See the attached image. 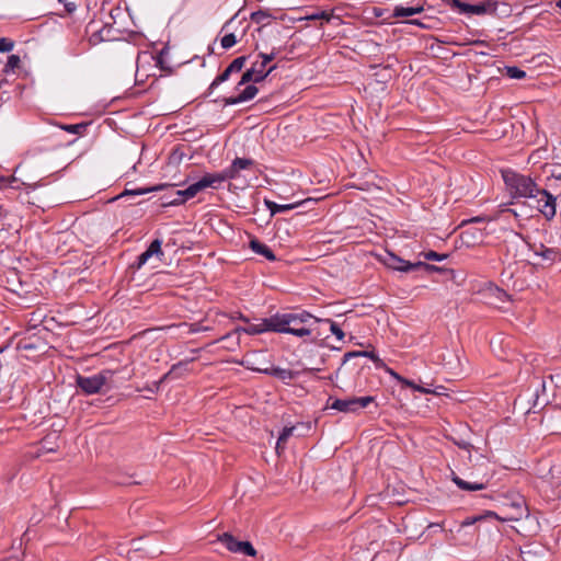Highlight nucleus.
<instances>
[{
	"label": "nucleus",
	"mask_w": 561,
	"mask_h": 561,
	"mask_svg": "<svg viewBox=\"0 0 561 561\" xmlns=\"http://www.w3.org/2000/svg\"><path fill=\"white\" fill-rule=\"evenodd\" d=\"M496 501L499 503L497 512L488 511L485 515L467 518L458 526L457 531L460 533L467 527H471L476 522L484 517H494L500 522H517L529 514L524 496L517 492L499 494Z\"/></svg>",
	"instance_id": "nucleus-1"
},
{
	"label": "nucleus",
	"mask_w": 561,
	"mask_h": 561,
	"mask_svg": "<svg viewBox=\"0 0 561 561\" xmlns=\"http://www.w3.org/2000/svg\"><path fill=\"white\" fill-rule=\"evenodd\" d=\"M321 319L312 316L306 310L299 313H276L270 317L272 332L289 333L297 337H308L311 335L313 323Z\"/></svg>",
	"instance_id": "nucleus-2"
},
{
	"label": "nucleus",
	"mask_w": 561,
	"mask_h": 561,
	"mask_svg": "<svg viewBox=\"0 0 561 561\" xmlns=\"http://www.w3.org/2000/svg\"><path fill=\"white\" fill-rule=\"evenodd\" d=\"M503 181L514 198H536L539 187L528 175L517 173L513 170H502Z\"/></svg>",
	"instance_id": "nucleus-3"
},
{
	"label": "nucleus",
	"mask_w": 561,
	"mask_h": 561,
	"mask_svg": "<svg viewBox=\"0 0 561 561\" xmlns=\"http://www.w3.org/2000/svg\"><path fill=\"white\" fill-rule=\"evenodd\" d=\"M383 263L386 264L387 267L389 268H392V270H396V271H399V272H404V273H408V272H412V271H417V270H425L427 272H439L442 271V268L435 266V265H431V264H427V263H424V262H415V263H411L409 261H405L399 256H397L396 254L393 253H390L388 252L386 257L383 259Z\"/></svg>",
	"instance_id": "nucleus-4"
},
{
	"label": "nucleus",
	"mask_w": 561,
	"mask_h": 561,
	"mask_svg": "<svg viewBox=\"0 0 561 561\" xmlns=\"http://www.w3.org/2000/svg\"><path fill=\"white\" fill-rule=\"evenodd\" d=\"M114 375L113 370L104 369L96 375L84 377H77V386L81 389L85 394H94L101 391L103 386L107 382L110 378Z\"/></svg>",
	"instance_id": "nucleus-5"
},
{
	"label": "nucleus",
	"mask_w": 561,
	"mask_h": 561,
	"mask_svg": "<svg viewBox=\"0 0 561 561\" xmlns=\"http://www.w3.org/2000/svg\"><path fill=\"white\" fill-rule=\"evenodd\" d=\"M374 397L367 396L362 398H348V399H333L329 398L327 408H331L344 413H354L360 409L366 408L374 401Z\"/></svg>",
	"instance_id": "nucleus-6"
},
{
	"label": "nucleus",
	"mask_w": 561,
	"mask_h": 561,
	"mask_svg": "<svg viewBox=\"0 0 561 561\" xmlns=\"http://www.w3.org/2000/svg\"><path fill=\"white\" fill-rule=\"evenodd\" d=\"M217 541L224 543L230 552L242 553L249 557L256 556V550L250 541H240L236 539L230 533L218 535Z\"/></svg>",
	"instance_id": "nucleus-7"
},
{
	"label": "nucleus",
	"mask_w": 561,
	"mask_h": 561,
	"mask_svg": "<svg viewBox=\"0 0 561 561\" xmlns=\"http://www.w3.org/2000/svg\"><path fill=\"white\" fill-rule=\"evenodd\" d=\"M457 4V9L461 13L467 14H476V15H483V14H493L496 12L497 9V2L488 0L484 2H480L477 4H469L466 2H455Z\"/></svg>",
	"instance_id": "nucleus-8"
},
{
	"label": "nucleus",
	"mask_w": 561,
	"mask_h": 561,
	"mask_svg": "<svg viewBox=\"0 0 561 561\" xmlns=\"http://www.w3.org/2000/svg\"><path fill=\"white\" fill-rule=\"evenodd\" d=\"M537 198V208L542 214V216L551 220L556 216V197L549 193L547 190H540L538 192Z\"/></svg>",
	"instance_id": "nucleus-9"
},
{
	"label": "nucleus",
	"mask_w": 561,
	"mask_h": 561,
	"mask_svg": "<svg viewBox=\"0 0 561 561\" xmlns=\"http://www.w3.org/2000/svg\"><path fill=\"white\" fill-rule=\"evenodd\" d=\"M226 180H228V178H226L225 171L220 173H207L197 182L193 183V185L196 192L199 193L207 187L218 188Z\"/></svg>",
	"instance_id": "nucleus-10"
},
{
	"label": "nucleus",
	"mask_w": 561,
	"mask_h": 561,
	"mask_svg": "<svg viewBox=\"0 0 561 561\" xmlns=\"http://www.w3.org/2000/svg\"><path fill=\"white\" fill-rule=\"evenodd\" d=\"M259 57L262 59L261 61H254L252 67L257 75L256 80H265L273 70L276 69V65L271 66L267 70H265L268 62L276 58V53L272 51L271 54L260 53Z\"/></svg>",
	"instance_id": "nucleus-11"
},
{
	"label": "nucleus",
	"mask_w": 561,
	"mask_h": 561,
	"mask_svg": "<svg viewBox=\"0 0 561 561\" xmlns=\"http://www.w3.org/2000/svg\"><path fill=\"white\" fill-rule=\"evenodd\" d=\"M247 61L245 56L237 57L231 61V64L220 73L216 79L211 82L209 90L215 89L220 83L227 81L231 73L239 72L243 68L244 64Z\"/></svg>",
	"instance_id": "nucleus-12"
},
{
	"label": "nucleus",
	"mask_w": 561,
	"mask_h": 561,
	"mask_svg": "<svg viewBox=\"0 0 561 561\" xmlns=\"http://www.w3.org/2000/svg\"><path fill=\"white\" fill-rule=\"evenodd\" d=\"M272 332V328L270 325V318L263 319L260 324H250L248 327H238L231 333H228L221 337V340H227L234 334H239L240 332H244L250 335L261 334L264 332Z\"/></svg>",
	"instance_id": "nucleus-13"
},
{
	"label": "nucleus",
	"mask_w": 561,
	"mask_h": 561,
	"mask_svg": "<svg viewBox=\"0 0 561 561\" xmlns=\"http://www.w3.org/2000/svg\"><path fill=\"white\" fill-rule=\"evenodd\" d=\"M254 161L247 158H236L229 168L225 169L226 178L232 180L239 176L241 170H245L253 165Z\"/></svg>",
	"instance_id": "nucleus-14"
},
{
	"label": "nucleus",
	"mask_w": 561,
	"mask_h": 561,
	"mask_svg": "<svg viewBox=\"0 0 561 561\" xmlns=\"http://www.w3.org/2000/svg\"><path fill=\"white\" fill-rule=\"evenodd\" d=\"M259 92V89L254 84L247 85L244 90L237 96L226 98L224 100L225 105H234L238 103L247 102L252 100Z\"/></svg>",
	"instance_id": "nucleus-15"
},
{
	"label": "nucleus",
	"mask_w": 561,
	"mask_h": 561,
	"mask_svg": "<svg viewBox=\"0 0 561 561\" xmlns=\"http://www.w3.org/2000/svg\"><path fill=\"white\" fill-rule=\"evenodd\" d=\"M196 194H197V192H196L194 185L191 184L185 190L175 191L173 194L174 195L173 198L168 201L163 205H181V204L185 203L186 201L196 196Z\"/></svg>",
	"instance_id": "nucleus-16"
},
{
	"label": "nucleus",
	"mask_w": 561,
	"mask_h": 561,
	"mask_svg": "<svg viewBox=\"0 0 561 561\" xmlns=\"http://www.w3.org/2000/svg\"><path fill=\"white\" fill-rule=\"evenodd\" d=\"M354 357H368L370 358L377 368L386 367V364L377 354L370 351H353L344 355V363Z\"/></svg>",
	"instance_id": "nucleus-17"
},
{
	"label": "nucleus",
	"mask_w": 561,
	"mask_h": 561,
	"mask_svg": "<svg viewBox=\"0 0 561 561\" xmlns=\"http://www.w3.org/2000/svg\"><path fill=\"white\" fill-rule=\"evenodd\" d=\"M114 28L110 23H105L104 26L98 31H94L91 35V42L96 43L98 41H113L116 38Z\"/></svg>",
	"instance_id": "nucleus-18"
},
{
	"label": "nucleus",
	"mask_w": 561,
	"mask_h": 561,
	"mask_svg": "<svg viewBox=\"0 0 561 561\" xmlns=\"http://www.w3.org/2000/svg\"><path fill=\"white\" fill-rule=\"evenodd\" d=\"M536 255L541 256L545 261L552 264L556 261H561V249L547 248L543 244L540 245V251H536Z\"/></svg>",
	"instance_id": "nucleus-19"
},
{
	"label": "nucleus",
	"mask_w": 561,
	"mask_h": 561,
	"mask_svg": "<svg viewBox=\"0 0 561 561\" xmlns=\"http://www.w3.org/2000/svg\"><path fill=\"white\" fill-rule=\"evenodd\" d=\"M250 248L256 254L263 255L268 261H275L276 256L273 251L264 243L260 242L257 239H252L250 241Z\"/></svg>",
	"instance_id": "nucleus-20"
},
{
	"label": "nucleus",
	"mask_w": 561,
	"mask_h": 561,
	"mask_svg": "<svg viewBox=\"0 0 561 561\" xmlns=\"http://www.w3.org/2000/svg\"><path fill=\"white\" fill-rule=\"evenodd\" d=\"M453 481L459 489L465 491H479L485 489V484L483 482H468L459 478L455 473H453Z\"/></svg>",
	"instance_id": "nucleus-21"
},
{
	"label": "nucleus",
	"mask_w": 561,
	"mask_h": 561,
	"mask_svg": "<svg viewBox=\"0 0 561 561\" xmlns=\"http://www.w3.org/2000/svg\"><path fill=\"white\" fill-rule=\"evenodd\" d=\"M297 430H298V426H289V427L286 426L283 428L282 433L278 436L277 443H276V453L278 455L284 451V449L286 447L287 439L290 436L295 435Z\"/></svg>",
	"instance_id": "nucleus-22"
},
{
	"label": "nucleus",
	"mask_w": 561,
	"mask_h": 561,
	"mask_svg": "<svg viewBox=\"0 0 561 561\" xmlns=\"http://www.w3.org/2000/svg\"><path fill=\"white\" fill-rule=\"evenodd\" d=\"M424 8L422 5L416 7H403V5H396L393 9V16L394 18H404V16H412L414 14H419L423 12Z\"/></svg>",
	"instance_id": "nucleus-23"
},
{
	"label": "nucleus",
	"mask_w": 561,
	"mask_h": 561,
	"mask_svg": "<svg viewBox=\"0 0 561 561\" xmlns=\"http://www.w3.org/2000/svg\"><path fill=\"white\" fill-rule=\"evenodd\" d=\"M257 370L262 371L264 374L277 377L280 380L293 379V377H294V374L290 369H285V368H279V367H272V368L257 369Z\"/></svg>",
	"instance_id": "nucleus-24"
},
{
	"label": "nucleus",
	"mask_w": 561,
	"mask_h": 561,
	"mask_svg": "<svg viewBox=\"0 0 561 561\" xmlns=\"http://www.w3.org/2000/svg\"><path fill=\"white\" fill-rule=\"evenodd\" d=\"M299 205H300V203L280 205V204H277L275 202L265 199V206L271 211L272 216H274L277 213H283V211L291 210V209L296 208Z\"/></svg>",
	"instance_id": "nucleus-25"
},
{
	"label": "nucleus",
	"mask_w": 561,
	"mask_h": 561,
	"mask_svg": "<svg viewBox=\"0 0 561 561\" xmlns=\"http://www.w3.org/2000/svg\"><path fill=\"white\" fill-rule=\"evenodd\" d=\"M250 19H251L252 22H254L256 24H261L262 26H266V25L270 24V22L273 19V16H272V14L268 11L257 10V11L251 13Z\"/></svg>",
	"instance_id": "nucleus-26"
},
{
	"label": "nucleus",
	"mask_w": 561,
	"mask_h": 561,
	"mask_svg": "<svg viewBox=\"0 0 561 561\" xmlns=\"http://www.w3.org/2000/svg\"><path fill=\"white\" fill-rule=\"evenodd\" d=\"M256 79H257V75L254 71L253 67L251 66V68L247 69L242 73L241 80L239 81V83L237 85V89H239L241 85H244V84L250 83V82H253V83L262 82L261 80H256Z\"/></svg>",
	"instance_id": "nucleus-27"
},
{
	"label": "nucleus",
	"mask_w": 561,
	"mask_h": 561,
	"mask_svg": "<svg viewBox=\"0 0 561 561\" xmlns=\"http://www.w3.org/2000/svg\"><path fill=\"white\" fill-rule=\"evenodd\" d=\"M169 186H170L169 184H159V185H156V186L146 187V188H139V190H135V191H127L126 190L124 193L121 194V196H125V195H129V194L142 195V194L150 193V192L161 191V190H164L165 187H169Z\"/></svg>",
	"instance_id": "nucleus-28"
},
{
	"label": "nucleus",
	"mask_w": 561,
	"mask_h": 561,
	"mask_svg": "<svg viewBox=\"0 0 561 561\" xmlns=\"http://www.w3.org/2000/svg\"><path fill=\"white\" fill-rule=\"evenodd\" d=\"M88 123H79V124H72V125H61V129L70 133V134H78V135H82L87 127H88Z\"/></svg>",
	"instance_id": "nucleus-29"
},
{
	"label": "nucleus",
	"mask_w": 561,
	"mask_h": 561,
	"mask_svg": "<svg viewBox=\"0 0 561 561\" xmlns=\"http://www.w3.org/2000/svg\"><path fill=\"white\" fill-rule=\"evenodd\" d=\"M20 64H21L20 57L18 55H11L8 57V61L4 66V71L5 72L14 71L16 68L20 67Z\"/></svg>",
	"instance_id": "nucleus-30"
},
{
	"label": "nucleus",
	"mask_w": 561,
	"mask_h": 561,
	"mask_svg": "<svg viewBox=\"0 0 561 561\" xmlns=\"http://www.w3.org/2000/svg\"><path fill=\"white\" fill-rule=\"evenodd\" d=\"M323 321L330 324V331L333 335L336 336L337 340L342 341L344 339L345 334L337 323L331 319H325Z\"/></svg>",
	"instance_id": "nucleus-31"
},
{
	"label": "nucleus",
	"mask_w": 561,
	"mask_h": 561,
	"mask_svg": "<svg viewBox=\"0 0 561 561\" xmlns=\"http://www.w3.org/2000/svg\"><path fill=\"white\" fill-rule=\"evenodd\" d=\"M506 75L511 78V79H524L526 77V72L522 69H519L518 67H507L506 68Z\"/></svg>",
	"instance_id": "nucleus-32"
},
{
	"label": "nucleus",
	"mask_w": 561,
	"mask_h": 561,
	"mask_svg": "<svg viewBox=\"0 0 561 561\" xmlns=\"http://www.w3.org/2000/svg\"><path fill=\"white\" fill-rule=\"evenodd\" d=\"M237 43V37L233 33H228L226 34L221 41H220V44H221V47L224 49H229L231 48L234 44Z\"/></svg>",
	"instance_id": "nucleus-33"
},
{
	"label": "nucleus",
	"mask_w": 561,
	"mask_h": 561,
	"mask_svg": "<svg viewBox=\"0 0 561 561\" xmlns=\"http://www.w3.org/2000/svg\"><path fill=\"white\" fill-rule=\"evenodd\" d=\"M161 244L162 241L160 239H154L147 248V251L152 255H162Z\"/></svg>",
	"instance_id": "nucleus-34"
},
{
	"label": "nucleus",
	"mask_w": 561,
	"mask_h": 561,
	"mask_svg": "<svg viewBox=\"0 0 561 561\" xmlns=\"http://www.w3.org/2000/svg\"><path fill=\"white\" fill-rule=\"evenodd\" d=\"M156 65L164 72L167 73H171L172 72V68L169 67L165 61H164V57H163V51H161L157 58H156Z\"/></svg>",
	"instance_id": "nucleus-35"
},
{
	"label": "nucleus",
	"mask_w": 561,
	"mask_h": 561,
	"mask_svg": "<svg viewBox=\"0 0 561 561\" xmlns=\"http://www.w3.org/2000/svg\"><path fill=\"white\" fill-rule=\"evenodd\" d=\"M331 16L332 15L330 13H328L327 11H320V12L307 15L305 19L306 20H324V21L329 22L331 20Z\"/></svg>",
	"instance_id": "nucleus-36"
},
{
	"label": "nucleus",
	"mask_w": 561,
	"mask_h": 561,
	"mask_svg": "<svg viewBox=\"0 0 561 561\" xmlns=\"http://www.w3.org/2000/svg\"><path fill=\"white\" fill-rule=\"evenodd\" d=\"M13 46H14L13 41H11L7 37L0 38V53L11 51L13 49Z\"/></svg>",
	"instance_id": "nucleus-37"
},
{
	"label": "nucleus",
	"mask_w": 561,
	"mask_h": 561,
	"mask_svg": "<svg viewBox=\"0 0 561 561\" xmlns=\"http://www.w3.org/2000/svg\"><path fill=\"white\" fill-rule=\"evenodd\" d=\"M424 257L430 261H442L447 257L446 254H439L435 251H427L423 253Z\"/></svg>",
	"instance_id": "nucleus-38"
},
{
	"label": "nucleus",
	"mask_w": 561,
	"mask_h": 561,
	"mask_svg": "<svg viewBox=\"0 0 561 561\" xmlns=\"http://www.w3.org/2000/svg\"><path fill=\"white\" fill-rule=\"evenodd\" d=\"M58 2L64 4L67 13H72L77 9L75 0H58Z\"/></svg>",
	"instance_id": "nucleus-39"
},
{
	"label": "nucleus",
	"mask_w": 561,
	"mask_h": 561,
	"mask_svg": "<svg viewBox=\"0 0 561 561\" xmlns=\"http://www.w3.org/2000/svg\"><path fill=\"white\" fill-rule=\"evenodd\" d=\"M152 256L147 250L142 252L137 259V267L140 268Z\"/></svg>",
	"instance_id": "nucleus-40"
},
{
	"label": "nucleus",
	"mask_w": 561,
	"mask_h": 561,
	"mask_svg": "<svg viewBox=\"0 0 561 561\" xmlns=\"http://www.w3.org/2000/svg\"><path fill=\"white\" fill-rule=\"evenodd\" d=\"M455 444H456L459 448L467 450L469 454H470V451H471V448L473 447L470 443L465 442V440L455 442Z\"/></svg>",
	"instance_id": "nucleus-41"
},
{
	"label": "nucleus",
	"mask_w": 561,
	"mask_h": 561,
	"mask_svg": "<svg viewBox=\"0 0 561 561\" xmlns=\"http://www.w3.org/2000/svg\"><path fill=\"white\" fill-rule=\"evenodd\" d=\"M386 369L387 373H389L394 379H397L398 381L400 380H403V377H401L398 373H396L394 370H392L391 368H388L387 366L383 367Z\"/></svg>",
	"instance_id": "nucleus-42"
},
{
	"label": "nucleus",
	"mask_w": 561,
	"mask_h": 561,
	"mask_svg": "<svg viewBox=\"0 0 561 561\" xmlns=\"http://www.w3.org/2000/svg\"><path fill=\"white\" fill-rule=\"evenodd\" d=\"M231 318L232 319H239V320H242L244 322H249V319L245 318L241 312H234Z\"/></svg>",
	"instance_id": "nucleus-43"
},
{
	"label": "nucleus",
	"mask_w": 561,
	"mask_h": 561,
	"mask_svg": "<svg viewBox=\"0 0 561 561\" xmlns=\"http://www.w3.org/2000/svg\"><path fill=\"white\" fill-rule=\"evenodd\" d=\"M400 382L415 390L416 385L413 381L403 378V380H400Z\"/></svg>",
	"instance_id": "nucleus-44"
},
{
	"label": "nucleus",
	"mask_w": 561,
	"mask_h": 561,
	"mask_svg": "<svg viewBox=\"0 0 561 561\" xmlns=\"http://www.w3.org/2000/svg\"><path fill=\"white\" fill-rule=\"evenodd\" d=\"M446 4L450 5L453 9H457V4L455 2H461L460 0H442Z\"/></svg>",
	"instance_id": "nucleus-45"
},
{
	"label": "nucleus",
	"mask_w": 561,
	"mask_h": 561,
	"mask_svg": "<svg viewBox=\"0 0 561 561\" xmlns=\"http://www.w3.org/2000/svg\"><path fill=\"white\" fill-rule=\"evenodd\" d=\"M408 23L410 24H413V25H417V26H421V27H425V24L422 23L420 20L417 19H414V20H410Z\"/></svg>",
	"instance_id": "nucleus-46"
},
{
	"label": "nucleus",
	"mask_w": 561,
	"mask_h": 561,
	"mask_svg": "<svg viewBox=\"0 0 561 561\" xmlns=\"http://www.w3.org/2000/svg\"><path fill=\"white\" fill-rule=\"evenodd\" d=\"M415 390H416V391H420V392H423V393H430V392H431L428 389L423 388V387L417 386V385H416V387H415Z\"/></svg>",
	"instance_id": "nucleus-47"
},
{
	"label": "nucleus",
	"mask_w": 561,
	"mask_h": 561,
	"mask_svg": "<svg viewBox=\"0 0 561 561\" xmlns=\"http://www.w3.org/2000/svg\"><path fill=\"white\" fill-rule=\"evenodd\" d=\"M21 347H22L23 350H31V348H33V345H32V344H30V343H26V342H22V343H21Z\"/></svg>",
	"instance_id": "nucleus-48"
},
{
	"label": "nucleus",
	"mask_w": 561,
	"mask_h": 561,
	"mask_svg": "<svg viewBox=\"0 0 561 561\" xmlns=\"http://www.w3.org/2000/svg\"><path fill=\"white\" fill-rule=\"evenodd\" d=\"M433 527L434 528L439 527V528L443 529V524L442 523H432V524L428 525V528H433Z\"/></svg>",
	"instance_id": "nucleus-49"
},
{
	"label": "nucleus",
	"mask_w": 561,
	"mask_h": 561,
	"mask_svg": "<svg viewBox=\"0 0 561 561\" xmlns=\"http://www.w3.org/2000/svg\"><path fill=\"white\" fill-rule=\"evenodd\" d=\"M470 222H481V221H484V218L483 217H474L472 219L469 220Z\"/></svg>",
	"instance_id": "nucleus-50"
},
{
	"label": "nucleus",
	"mask_w": 561,
	"mask_h": 561,
	"mask_svg": "<svg viewBox=\"0 0 561 561\" xmlns=\"http://www.w3.org/2000/svg\"><path fill=\"white\" fill-rule=\"evenodd\" d=\"M552 176H553L556 180H560V181H561V172H558V173L553 172V173H552Z\"/></svg>",
	"instance_id": "nucleus-51"
},
{
	"label": "nucleus",
	"mask_w": 561,
	"mask_h": 561,
	"mask_svg": "<svg viewBox=\"0 0 561 561\" xmlns=\"http://www.w3.org/2000/svg\"><path fill=\"white\" fill-rule=\"evenodd\" d=\"M552 176H553L556 180H560V181H561V172H558V173L553 172V173H552Z\"/></svg>",
	"instance_id": "nucleus-52"
},
{
	"label": "nucleus",
	"mask_w": 561,
	"mask_h": 561,
	"mask_svg": "<svg viewBox=\"0 0 561 561\" xmlns=\"http://www.w3.org/2000/svg\"><path fill=\"white\" fill-rule=\"evenodd\" d=\"M233 19H234V18L230 19V20H229V21L224 25L222 30L227 28V27H228V26L233 22Z\"/></svg>",
	"instance_id": "nucleus-53"
},
{
	"label": "nucleus",
	"mask_w": 561,
	"mask_h": 561,
	"mask_svg": "<svg viewBox=\"0 0 561 561\" xmlns=\"http://www.w3.org/2000/svg\"><path fill=\"white\" fill-rule=\"evenodd\" d=\"M454 538H455V537H454L453 530L450 529V530L448 531L447 539H448V540H451V539H454Z\"/></svg>",
	"instance_id": "nucleus-54"
},
{
	"label": "nucleus",
	"mask_w": 561,
	"mask_h": 561,
	"mask_svg": "<svg viewBox=\"0 0 561 561\" xmlns=\"http://www.w3.org/2000/svg\"><path fill=\"white\" fill-rule=\"evenodd\" d=\"M180 365H181V363H180V364H178V365H173L169 374H171L172 371H174V370H175Z\"/></svg>",
	"instance_id": "nucleus-55"
},
{
	"label": "nucleus",
	"mask_w": 561,
	"mask_h": 561,
	"mask_svg": "<svg viewBox=\"0 0 561 561\" xmlns=\"http://www.w3.org/2000/svg\"><path fill=\"white\" fill-rule=\"evenodd\" d=\"M557 7H558L559 9H561V0H558V2H557Z\"/></svg>",
	"instance_id": "nucleus-56"
},
{
	"label": "nucleus",
	"mask_w": 561,
	"mask_h": 561,
	"mask_svg": "<svg viewBox=\"0 0 561 561\" xmlns=\"http://www.w3.org/2000/svg\"><path fill=\"white\" fill-rule=\"evenodd\" d=\"M198 330H199V329H197V328H193V329H192V332H196V331H198Z\"/></svg>",
	"instance_id": "nucleus-57"
}]
</instances>
